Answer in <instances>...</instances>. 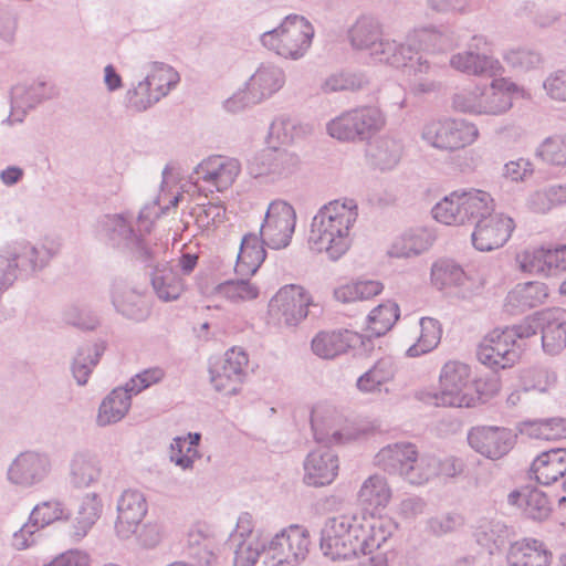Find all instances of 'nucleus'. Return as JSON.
Listing matches in <instances>:
<instances>
[{"instance_id":"nucleus-1","label":"nucleus","mask_w":566,"mask_h":566,"mask_svg":"<svg viewBox=\"0 0 566 566\" xmlns=\"http://www.w3.org/2000/svg\"><path fill=\"white\" fill-rule=\"evenodd\" d=\"M394 497L388 479L373 473L356 492L360 511L328 517L321 531L319 546L333 560L367 554L385 544L397 530L390 517L381 515Z\"/></svg>"},{"instance_id":"nucleus-2","label":"nucleus","mask_w":566,"mask_h":566,"mask_svg":"<svg viewBox=\"0 0 566 566\" xmlns=\"http://www.w3.org/2000/svg\"><path fill=\"white\" fill-rule=\"evenodd\" d=\"M176 186L177 178L172 168L167 165L161 172L158 195L139 212L137 223L140 234H137L130 223L120 214L106 216L101 222L99 234L112 245L128 249L135 258L150 264L164 252V248L158 244H155L154 248L149 247L142 232L148 233L156 219L168 212L170 208L177 207L182 195L179 191H174Z\"/></svg>"},{"instance_id":"nucleus-3","label":"nucleus","mask_w":566,"mask_h":566,"mask_svg":"<svg viewBox=\"0 0 566 566\" xmlns=\"http://www.w3.org/2000/svg\"><path fill=\"white\" fill-rule=\"evenodd\" d=\"M358 206L354 199H336L324 205L313 217L308 245L336 261L350 249L355 238Z\"/></svg>"},{"instance_id":"nucleus-4","label":"nucleus","mask_w":566,"mask_h":566,"mask_svg":"<svg viewBox=\"0 0 566 566\" xmlns=\"http://www.w3.org/2000/svg\"><path fill=\"white\" fill-rule=\"evenodd\" d=\"M315 30L308 19L301 14H289L281 23L261 34V44L277 56L297 61L310 51Z\"/></svg>"},{"instance_id":"nucleus-5","label":"nucleus","mask_w":566,"mask_h":566,"mask_svg":"<svg viewBox=\"0 0 566 566\" xmlns=\"http://www.w3.org/2000/svg\"><path fill=\"white\" fill-rule=\"evenodd\" d=\"M350 46L365 51L377 62L391 66L406 63L405 51L398 52L399 43L384 38L380 21L371 15H360L347 31Z\"/></svg>"},{"instance_id":"nucleus-6","label":"nucleus","mask_w":566,"mask_h":566,"mask_svg":"<svg viewBox=\"0 0 566 566\" xmlns=\"http://www.w3.org/2000/svg\"><path fill=\"white\" fill-rule=\"evenodd\" d=\"M476 390L469 365L449 360L441 367L439 387L431 399L437 407L471 408L478 403Z\"/></svg>"},{"instance_id":"nucleus-7","label":"nucleus","mask_w":566,"mask_h":566,"mask_svg":"<svg viewBox=\"0 0 566 566\" xmlns=\"http://www.w3.org/2000/svg\"><path fill=\"white\" fill-rule=\"evenodd\" d=\"M286 82L284 70L273 62L261 63L251 74L242 88H239L224 102L232 113L256 105L272 97Z\"/></svg>"},{"instance_id":"nucleus-8","label":"nucleus","mask_w":566,"mask_h":566,"mask_svg":"<svg viewBox=\"0 0 566 566\" xmlns=\"http://www.w3.org/2000/svg\"><path fill=\"white\" fill-rule=\"evenodd\" d=\"M480 137L476 124L463 118L446 117L427 122L421 139L442 151H455L473 145Z\"/></svg>"},{"instance_id":"nucleus-9","label":"nucleus","mask_w":566,"mask_h":566,"mask_svg":"<svg viewBox=\"0 0 566 566\" xmlns=\"http://www.w3.org/2000/svg\"><path fill=\"white\" fill-rule=\"evenodd\" d=\"M310 533L301 525L282 528L262 542L268 566H298L310 553Z\"/></svg>"},{"instance_id":"nucleus-10","label":"nucleus","mask_w":566,"mask_h":566,"mask_svg":"<svg viewBox=\"0 0 566 566\" xmlns=\"http://www.w3.org/2000/svg\"><path fill=\"white\" fill-rule=\"evenodd\" d=\"M296 219V211L291 203L281 199L273 200L268 206L258 235L270 249H285L295 232Z\"/></svg>"},{"instance_id":"nucleus-11","label":"nucleus","mask_w":566,"mask_h":566,"mask_svg":"<svg viewBox=\"0 0 566 566\" xmlns=\"http://www.w3.org/2000/svg\"><path fill=\"white\" fill-rule=\"evenodd\" d=\"M53 471L52 457L40 450L20 452L8 465L7 481L20 489H31L42 484Z\"/></svg>"},{"instance_id":"nucleus-12","label":"nucleus","mask_w":566,"mask_h":566,"mask_svg":"<svg viewBox=\"0 0 566 566\" xmlns=\"http://www.w3.org/2000/svg\"><path fill=\"white\" fill-rule=\"evenodd\" d=\"M241 170L240 163L234 158L211 156L203 159L190 175L191 184L200 192H214L228 189Z\"/></svg>"},{"instance_id":"nucleus-13","label":"nucleus","mask_w":566,"mask_h":566,"mask_svg":"<svg viewBox=\"0 0 566 566\" xmlns=\"http://www.w3.org/2000/svg\"><path fill=\"white\" fill-rule=\"evenodd\" d=\"M488 39L474 35L464 51L454 53L450 57V66L463 74L475 77H495L502 75V63L491 54L484 52Z\"/></svg>"},{"instance_id":"nucleus-14","label":"nucleus","mask_w":566,"mask_h":566,"mask_svg":"<svg viewBox=\"0 0 566 566\" xmlns=\"http://www.w3.org/2000/svg\"><path fill=\"white\" fill-rule=\"evenodd\" d=\"M489 84H481L478 116L499 117L513 107L515 97L525 98L528 93L510 77L497 75Z\"/></svg>"},{"instance_id":"nucleus-15","label":"nucleus","mask_w":566,"mask_h":566,"mask_svg":"<svg viewBox=\"0 0 566 566\" xmlns=\"http://www.w3.org/2000/svg\"><path fill=\"white\" fill-rule=\"evenodd\" d=\"M316 306L312 294L303 286H282L270 301V312L287 327H296L308 315V308Z\"/></svg>"},{"instance_id":"nucleus-16","label":"nucleus","mask_w":566,"mask_h":566,"mask_svg":"<svg viewBox=\"0 0 566 566\" xmlns=\"http://www.w3.org/2000/svg\"><path fill=\"white\" fill-rule=\"evenodd\" d=\"M514 333L504 329L490 332L478 348V358L491 368H510L516 364L522 354V344L514 343Z\"/></svg>"},{"instance_id":"nucleus-17","label":"nucleus","mask_w":566,"mask_h":566,"mask_svg":"<svg viewBox=\"0 0 566 566\" xmlns=\"http://www.w3.org/2000/svg\"><path fill=\"white\" fill-rule=\"evenodd\" d=\"M248 354L240 347L227 350L223 358L210 369L213 388L228 396L238 395L247 378Z\"/></svg>"},{"instance_id":"nucleus-18","label":"nucleus","mask_w":566,"mask_h":566,"mask_svg":"<svg viewBox=\"0 0 566 566\" xmlns=\"http://www.w3.org/2000/svg\"><path fill=\"white\" fill-rule=\"evenodd\" d=\"M521 271L544 276H558L566 272V245L527 248L516 255Z\"/></svg>"},{"instance_id":"nucleus-19","label":"nucleus","mask_w":566,"mask_h":566,"mask_svg":"<svg viewBox=\"0 0 566 566\" xmlns=\"http://www.w3.org/2000/svg\"><path fill=\"white\" fill-rule=\"evenodd\" d=\"M148 511L144 494L136 490H126L117 501V516L114 524L115 536L128 541L136 535Z\"/></svg>"},{"instance_id":"nucleus-20","label":"nucleus","mask_w":566,"mask_h":566,"mask_svg":"<svg viewBox=\"0 0 566 566\" xmlns=\"http://www.w3.org/2000/svg\"><path fill=\"white\" fill-rule=\"evenodd\" d=\"M514 438L512 430L492 426L472 428L468 434L471 448L492 460L505 455L512 449Z\"/></svg>"},{"instance_id":"nucleus-21","label":"nucleus","mask_w":566,"mask_h":566,"mask_svg":"<svg viewBox=\"0 0 566 566\" xmlns=\"http://www.w3.org/2000/svg\"><path fill=\"white\" fill-rule=\"evenodd\" d=\"M512 218L503 213H493L486 219L478 221L472 232L473 247L482 252L501 248L510 239L514 230Z\"/></svg>"},{"instance_id":"nucleus-22","label":"nucleus","mask_w":566,"mask_h":566,"mask_svg":"<svg viewBox=\"0 0 566 566\" xmlns=\"http://www.w3.org/2000/svg\"><path fill=\"white\" fill-rule=\"evenodd\" d=\"M338 469L337 455L326 447L317 448L304 460L303 481L315 488L328 485L336 479Z\"/></svg>"},{"instance_id":"nucleus-23","label":"nucleus","mask_w":566,"mask_h":566,"mask_svg":"<svg viewBox=\"0 0 566 566\" xmlns=\"http://www.w3.org/2000/svg\"><path fill=\"white\" fill-rule=\"evenodd\" d=\"M363 343L361 335L348 331H322L311 342L312 353L322 359H335Z\"/></svg>"},{"instance_id":"nucleus-24","label":"nucleus","mask_w":566,"mask_h":566,"mask_svg":"<svg viewBox=\"0 0 566 566\" xmlns=\"http://www.w3.org/2000/svg\"><path fill=\"white\" fill-rule=\"evenodd\" d=\"M102 476V464L98 455L86 449L72 453L67 464V480L76 490L95 485Z\"/></svg>"},{"instance_id":"nucleus-25","label":"nucleus","mask_w":566,"mask_h":566,"mask_svg":"<svg viewBox=\"0 0 566 566\" xmlns=\"http://www.w3.org/2000/svg\"><path fill=\"white\" fill-rule=\"evenodd\" d=\"M50 88L44 82L33 81L18 84L11 90V112L6 123H22L30 109L50 97Z\"/></svg>"},{"instance_id":"nucleus-26","label":"nucleus","mask_w":566,"mask_h":566,"mask_svg":"<svg viewBox=\"0 0 566 566\" xmlns=\"http://www.w3.org/2000/svg\"><path fill=\"white\" fill-rule=\"evenodd\" d=\"M553 554L547 545L534 537H523L510 544L506 552L509 566H549Z\"/></svg>"},{"instance_id":"nucleus-27","label":"nucleus","mask_w":566,"mask_h":566,"mask_svg":"<svg viewBox=\"0 0 566 566\" xmlns=\"http://www.w3.org/2000/svg\"><path fill=\"white\" fill-rule=\"evenodd\" d=\"M342 417L337 410L331 406L317 405L313 408L311 415V426L314 438L319 443L337 444L349 439L342 432Z\"/></svg>"},{"instance_id":"nucleus-28","label":"nucleus","mask_w":566,"mask_h":566,"mask_svg":"<svg viewBox=\"0 0 566 566\" xmlns=\"http://www.w3.org/2000/svg\"><path fill=\"white\" fill-rule=\"evenodd\" d=\"M111 300L116 312L123 316L143 321L149 314L144 294L123 281H114L111 286Z\"/></svg>"},{"instance_id":"nucleus-29","label":"nucleus","mask_w":566,"mask_h":566,"mask_svg":"<svg viewBox=\"0 0 566 566\" xmlns=\"http://www.w3.org/2000/svg\"><path fill=\"white\" fill-rule=\"evenodd\" d=\"M405 51L406 63L398 67H406L410 77V90L415 94H424L436 91L437 84L433 80L426 77L434 73L436 67L421 54L413 51V48L399 44L398 52Z\"/></svg>"},{"instance_id":"nucleus-30","label":"nucleus","mask_w":566,"mask_h":566,"mask_svg":"<svg viewBox=\"0 0 566 566\" xmlns=\"http://www.w3.org/2000/svg\"><path fill=\"white\" fill-rule=\"evenodd\" d=\"M301 166L302 163L296 153L287 149H272L261 157L256 175L275 181L294 176L300 171Z\"/></svg>"},{"instance_id":"nucleus-31","label":"nucleus","mask_w":566,"mask_h":566,"mask_svg":"<svg viewBox=\"0 0 566 566\" xmlns=\"http://www.w3.org/2000/svg\"><path fill=\"white\" fill-rule=\"evenodd\" d=\"M434 239V234L428 228H412L392 240L387 254L396 259L415 258L428 251Z\"/></svg>"},{"instance_id":"nucleus-32","label":"nucleus","mask_w":566,"mask_h":566,"mask_svg":"<svg viewBox=\"0 0 566 566\" xmlns=\"http://www.w3.org/2000/svg\"><path fill=\"white\" fill-rule=\"evenodd\" d=\"M542 333V346L545 353L556 355L566 347V321L559 310H546L537 313Z\"/></svg>"},{"instance_id":"nucleus-33","label":"nucleus","mask_w":566,"mask_h":566,"mask_svg":"<svg viewBox=\"0 0 566 566\" xmlns=\"http://www.w3.org/2000/svg\"><path fill=\"white\" fill-rule=\"evenodd\" d=\"M27 241H15L0 249V293L9 289L18 273L28 274Z\"/></svg>"},{"instance_id":"nucleus-34","label":"nucleus","mask_w":566,"mask_h":566,"mask_svg":"<svg viewBox=\"0 0 566 566\" xmlns=\"http://www.w3.org/2000/svg\"><path fill=\"white\" fill-rule=\"evenodd\" d=\"M103 513V502L97 493L85 494L77 507L76 515L70 526L69 537L80 543L91 532Z\"/></svg>"},{"instance_id":"nucleus-35","label":"nucleus","mask_w":566,"mask_h":566,"mask_svg":"<svg viewBox=\"0 0 566 566\" xmlns=\"http://www.w3.org/2000/svg\"><path fill=\"white\" fill-rule=\"evenodd\" d=\"M416 446L409 442H397L381 448L374 457V464L389 474L402 476L408 463L412 460Z\"/></svg>"},{"instance_id":"nucleus-36","label":"nucleus","mask_w":566,"mask_h":566,"mask_svg":"<svg viewBox=\"0 0 566 566\" xmlns=\"http://www.w3.org/2000/svg\"><path fill=\"white\" fill-rule=\"evenodd\" d=\"M531 471L541 484L556 482L566 474V449H552L541 453L533 461Z\"/></svg>"},{"instance_id":"nucleus-37","label":"nucleus","mask_w":566,"mask_h":566,"mask_svg":"<svg viewBox=\"0 0 566 566\" xmlns=\"http://www.w3.org/2000/svg\"><path fill=\"white\" fill-rule=\"evenodd\" d=\"M130 392L125 386L114 388L101 402L96 423L106 427L119 422L128 413L132 406Z\"/></svg>"},{"instance_id":"nucleus-38","label":"nucleus","mask_w":566,"mask_h":566,"mask_svg":"<svg viewBox=\"0 0 566 566\" xmlns=\"http://www.w3.org/2000/svg\"><path fill=\"white\" fill-rule=\"evenodd\" d=\"M200 440L201 434L198 432L175 437L168 450L169 461L182 471H192L196 461L201 459V453L198 449Z\"/></svg>"},{"instance_id":"nucleus-39","label":"nucleus","mask_w":566,"mask_h":566,"mask_svg":"<svg viewBox=\"0 0 566 566\" xmlns=\"http://www.w3.org/2000/svg\"><path fill=\"white\" fill-rule=\"evenodd\" d=\"M264 245L261 238L255 233L243 237L235 264L238 275H253L258 271L266 256Z\"/></svg>"},{"instance_id":"nucleus-40","label":"nucleus","mask_w":566,"mask_h":566,"mask_svg":"<svg viewBox=\"0 0 566 566\" xmlns=\"http://www.w3.org/2000/svg\"><path fill=\"white\" fill-rule=\"evenodd\" d=\"M151 284L159 300L171 302L185 290L184 280L167 263H158L151 275Z\"/></svg>"},{"instance_id":"nucleus-41","label":"nucleus","mask_w":566,"mask_h":566,"mask_svg":"<svg viewBox=\"0 0 566 566\" xmlns=\"http://www.w3.org/2000/svg\"><path fill=\"white\" fill-rule=\"evenodd\" d=\"M145 82L160 101L176 88L180 82L179 73L169 64L150 62L146 65Z\"/></svg>"},{"instance_id":"nucleus-42","label":"nucleus","mask_w":566,"mask_h":566,"mask_svg":"<svg viewBox=\"0 0 566 566\" xmlns=\"http://www.w3.org/2000/svg\"><path fill=\"white\" fill-rule=\"evenodd\" d=\"M509 502L521 507L528 517L536 521H543L551 514V506L546 495L536 489L525 488L521 491L512 492L509 495Z\"/></svg>"},{"instance_id":"nucleus-43","label":"nucleus","mask_w":566,"mask_h":566,"mask_svg":"<svg viewBox=\"0 0 566 566\" xmlns=\"http://www.w3.org/2000/svg\"><path fill=\"white\" fill-rule=\"evenodd\" d=\"M187 548L199 563L210 564L214 548L213 530L205 523L195 524L187 533Z\"/></svg>"},{"instance_id":"nucleus-44","label":"nucleus","mask_w":566,"mask_h":566,"mask_svg":"<svg viewBox=\"0 0 566 566\" xmlns=\"http://www.w3.org/2000/svg\"><path fill=\"white\" fill-rule=\"evenodd\" d=\"M547 287L541 282L517 284L506 296V305L516 311H525L544 303Z\"/></svg>"},{"instance_id":"nucleus-45","label":"nucleus","mask_w":566,"mask_h":566,"mask_svg":"<svg viewBox=\"0 0 566 566\" xmlns=\"http://www.w3.org/2000/svg\"><path fill=\"white\" fill-rule=\"evenodd\" d=\"M260 293V286L249 279L229 280L214 287V294L218 297L235 305L254 301Z\"/></svg>"},{"instance_id":"nucleus-46","label":"nucleus","mask_w":566,"mask_h":566,"mask_svg":"<svg viewBox=\"0 0 566 566\" xmlns=\"http://www.w3.org/2000/svg\"><path fill=\"white\" fill-rule=\"evenodd\" d=\"M494 200L484 190L471 189L462 191V209L464 223L468 221H481L494 213Z\"/></svg>"},{"instance_id":"nucleus-47","label":"nucleus","mask_w":566,"mask_h":566,"mask_svg":"<svg viewBox=\"0 0 566 566\" xmlns=\"http://www.w3.org/2000/svg\"><path fill=\"white\" fill-rule=\"evenodd\" d=\"M396 367L392 358L382 357L357 379V388L364 394L380 391L382 385L394 379Z\"/></svg>"},{"instance_id":"nucleus-48","label":"nucleus","mask_w":566,"mask_h":566,"mask_svg":"<svg viewBox=\"0 0 566 566\" xmlns=\"http://www.w3.org/2000/svg\"><path fill=\"white\" fill-rule=\"evenodd\" d=\"M66 503L59 497H49L34 505L29 517L41 528L70 518Z\"/></svg>"},{"instance_id":"nucleus-49","label":"nucleus","mask_w":566,"mask_h":566,"mask_svg":"<svg viewBox=\"0 0 566 566\" xmlns=\"http://www.w3.org/2000/svg\"><path fill=\"white\" fill-rule=\"evenodd\" d=\"M431 282L440 291L460 289L468 282L464 271L452 261L441 260L431 268Z\"/></svg>"},{"instance_id":"nucleus-50","label":"nucleus","mask_w":566,"mask_h":566,"mask_svg":"<svg viewBox=\"0 0 566 566\" xmlns=\"http://www.w3.org/2000/svg\"><path fill=\"white\" fill-rule=\"evenodd\" d=\"M384 285L379 281L365 280L343 284L334 290V297L342 303H354L370 300L379 295Z\"/></svg>"},{"instance_id":"nucleus-51","label":"nucleus","mask_w":566,"mask_h":566,"mask_svg":"<svg viewBox=\"0 0 566 566\" xmlns=\"http://www.w3.org/2000/svg\"><path fill=\"white\" fill-rule=\"evenodd\" d=\"M403 146L401 140L382 136L376 140L370 156L375 166L381 170L395 168L401 159Z\"/></svg>"},{"instance_id":"nucleus-52","label":"nucleus","mask_w":566,"mask_h":566,"mask_svg":"<svg viewBox=\"0 0 566 566\" xmlns=\"http://www.w3.org/2000/svg\"><path fill=\"white\" fill-rule=\"evenodd\" d=\"M412 460L408 463L401 479L411 485H423L437 478L436 457L431 454H419L415 450Z\"/></svg>"},{"instance_id":"nucleus-53","label":"nucleus","mask_w":566,"mask_h":566,"mask_svg":"<svg viewBox=\"0 0 566 566\" xmlns=\"http://www.w3.org/2000/svg\"><path fill=\"white\" fill-rule=\"evenodd\" d=\"M432 217L446 226H462V191H453L439 200L431 210Z\"/></svg>"},{"instance_id":"nucleus-54","label":"nucleus","mask_w":566,"mask_h":566,"mask_svg":"<svg viewBox=\"0 0 566 566\" xmlns=\"http://www.w3.org/2000/svg\"><path fill=\"white\" fill-rule=\"evenodd\" d=\"M420 335L416 344L407 349L409 357H418L433 350L440 343L442 327L438 319L422 317L419 322Z\"/></svg>"},{"instance_id":"nucleus-55","label":"nucleus","mask_w":566,"mask_h":566,"mask_svg":"<svg viewBox=\"0 0 566 566\" xmlns=\"http://www.w3.org/2000/svg\"><path fill=\"white\" fill-rule=\"evenodd\" d=\"M449 36L434 27L415 29L409 33L406 45L430 52H440L449 48Z\"/></svg>"},{"instance_id":"nucleus-56","label":"nucleus","mask_w":566,"mask_h":566,"mask_svg":"<svg viewBox=\"0 0 566 566\" xmlns=\"http://www.w3.org/2000/svg\"><path fill=\"white\" fill-rule=\"evenodd\" d=\"M103 344H86L78 348L74 358L72 371L78 385H85L92 369L96 366L104 353Z\"/></svg>"},{"instance_id":"nucleus-57","label":"nucleus","mask_w":566,"mask_h":566,"mask_svg":"<svg viewBox=\"0 0 566 566\" xmlns=\"http://www.w3.org/2000/svg\"><path fill=\"white\" fill-rule=\"evenodd\" d=\"M399 318V307L396 303L386 302L375 307L367 317V331L371 336H382Z\"/></svg>"},{"instance_id":"nucleus-58","label":"nucleus","mask_w":566,"mask_h":566,"mask_svg":"<svg viewBox=\"0 0 566 566\" xmlns=\"http://www.w3.org/2000/svg\"><path fill=\"white\" fill-rule=\"evenodd\" d=\"M352 112L357 127L358 140L370 137L385 126V116L377 107L365 106L352 109Z\"/></svg>"},{"instance_id":"nucleus-59","label":"nucleus","mask_w":566,"mask_h":566,"mask_svg":"<svg viewBox=\"0 0 566 566\" xmlns=\"http://www.w3.org/2000/svg\"><path fill=\"white\" fill-rule=\"evenodd\" d=\"M59 251L60 245L53 240H45L40 244H32L27 241L24 253L28 259V274H35L42 271L57 255Z\"/></svg>"},{"instance_id":"nucleus-60","label":"nucleus","mask_w":566,"mask_h":566,"mask_svg":"<svg viewBox=\"0 0 566 566\" xmlns=\"http://www.w3.org/2000/svg\"><path fill=\"white\" fill-rule=\"evenodd\" d=\"M296 120L287 117H276L269 129L268 144L271 149H277L281 146H289L294 143L300 132Z\"/></svg>"},{"instance_id":"nucleus-61","label":"nucleus","mask_w":566,"mask_h":566,"mask_svg":"<svg viewBox=\"0 0 566 566\" xmlns=\"http://www.w3.org/2000/svg\"><path fill=\"white\" fill-rule=\"evenodd\" d=\"M536 156L548 165L566 167V134H555L546 137L538 145Z\"/></svg>"},{"instance_id":"nucleus-62","label":"nucleus","mask_w":566,"mask_h":566,"mask_svg":"<svg viewBox=\"0 0 566 566\" xmlns=\"http://www.w3.org/2000/svg\"><path fill=\"white\" fill-rule=\"evenodd\" d=\"M158 102L159 99L153 93L149 83L145 82L144 78L132 84L124 96L125 107L135 113L145 112Z\"/></svg>"},{"instance_id":"nucleus-63","label":"nucleus","mask_w":566,"mask_h":566,"mask_svg":"<svg viewBox=\"0 0 566 566\" xmlns=\"http://www.w3.org/2000/svg\"><path fill=\"white\" fill-rule=\"evenodd\" d=\"M481 84L463 86L451 97L452 108L461 114L478 116Z\"/></svg>"},{"instance_id":"nucleus-64","label":"nucleus","mask_w":566,"mask_h":566,"mask_svg":"<svg viewBox=\"0 0 566 566\" xmlns=\"http://www.w3.org/2000/svg\"><path fill=\"white\" fill-rule=\"evenodd\" d=\"M327 133L331 137L342 142L357 140V127L353 116V112L342 113L339 116L329 120L326 125Z\"/></svg>"}]
</instances>
